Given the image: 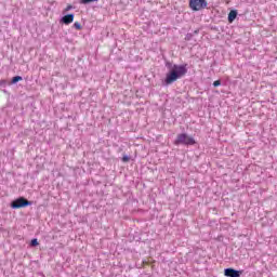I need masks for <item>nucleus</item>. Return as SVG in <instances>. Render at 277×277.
Returning a JSON list of instances; mask_svg holds the SVG:
<instances>
[{"label": "nucleus", "instance_id": "11", "mask_svg": "<svg viewBox=\"0 0 277 277\" xmlns=\"http://www.w3.org/2000/svg\"><path fill=\"white\" fill-rule=\"evenodd\" d=\"M220 85H222V81H221V80H215V81L213 82V87H214V88H220Z\"/></svg>", "mask_w": 277, "mask_h": 277}, {"label": "nucleus", "instance_id": "6", "mask_svg": "<svg viewBox=\"0 0 277 277\" xmlns=\"http://www.w3.org/2000/svg\"><path fill=\"white\" fill-rule=\"evenodd\" d=\"M75 21V14L70 13V14H67V15H64L62 18H61V23L63 25H70V23H72Z\"/></svg>", "mask_w": 277, "mask_h": 277}, {"label": "nucleus", "instance_id": "12", "mask_svg": "<svg viewBox=\"0 0 277 277\" xmlns=\"http://www.w3.org/2000/svg\"><path fill=\"white\" fill-rule=\"evenodd\" d=\"M75 29L81 30V24L79 22L74 23Z\"/></svg>", "mask_w": 277, "mask_h": 277}, {"label": "nucleus", "instance_id": "9", "mask_svg": "<svg viewBox=\"0 0 277 277\" xmlns=\"http://www.w3.org/2000/svg\"><path fill=\"white\" fill-rule=\"evenodd\" d=\"M94 1H98V0H80V3L82 5H88V3H94Z\"/></svg>", "mask_w": 277, "mask_h": 277}, {"label": "nucleus", "instance_id": "2", "mask_svg": "<svg viewBox=\"0 0 277 277\" xmlns=\"http://www.w3.org/2000/svg\"><path fill=\"white\" fill-rule=\"evenodd\" d=\"M173 144L174 146H194V144H196V140H194L192 136H188L187 133H180L177 134Z\"/></svg>", "mask_w": 277, "mask_h": 277}, {"label": "nucleus", "instance_id": "4", "mask_svg": "<svg viewBox=\"0 0 277 277\" xmlns=\"http://www.w3.org/2000/svg\"><path fill=\"white\" fill-rule=\"evenodd\" d=\"M208 3L207 0H189V8L193 12H199V10H205Z\"/></svg>", "mask_w": 277, "mask_h": 277}, {"label": "nucleus", "instance_id": "10", "mask_svg": "<svg viewBox=\"0 0 277 277\" xmlns=\"http://www.w3.org/2000/svg\"><path fill=\"white\" fill-rule=\"evenodd\" d=\"M30 246H31L32 248H36V246H39L38 239H37V238H34V239L30 241Z\"/></svg>", "mask_w": 277, "mask_h": 277}, {"label": "nucleus", "instance_id": "14", "mask_svg": "<svg viewBox=\"0 0 277 277\" xmlns=\"http://www.w3.org/2000/svg\"><path fill=\"white\" fill-rule=\"evenodd\" d=\"M129 159H130L129 156H123V157H122V161H123V162L129 161Z\"/></svg>", "mask_w": 277, "mask_h": 277}, {"label": "nucleus", "instance_id": "8", "mask_svg": "<svg viewBox=\"0 0 277 277\" xmlns=\"http://www.w3.org/2000/svg\"><path fill=\"white\" fill-rule=\"evenodd\" d=\"M18 81H23V77H21V76L13 77L11 80V83L16 84V83H18Z\"/></svg>", "mask_w": 277, "mask_h": 277}, {"label": "nucleus", "instance_id": "5", "mask_svg": "<svg viewBox=\"0 0 277 277\" xmlns=\"http://www.w3.org/2000/svg\"><path fill=\"white\" fill-rule=\"evenodd\" d=\"M241 274H243V271H237L235 268L224 269V276L226 277H241Z\"/></svg>", "mask_w": 277, "mask_h": 277}, {"label": "nucleus", "instance_id": "1", "mask_svg": "<svg viewBox=\"0 0 277 277\" xmlns=\"http://www.w3.org/2000/svg\"><path fill=\"white\" fill-rule=\"evenodd\" d=\"M166 66L171 69L166 75L164 85H172V83L179 81V79H183L187 75V65H172V63H167Z\"/></svg>", "mask_w": 277, "mask_h": 277}, {"label": "nucleus", "instance_id": "16", "mask_svg": "<svg viewBox=\"0 0 277 277\" xmlns=\"http://www.w3.org/2000/svg\"><path fill=\"white\" fill-rule=\"evenodd\" d=\"M5 83V80H2L1 82H0V85H3Z\"/></svg>", "mask_w": 277, "mask_h": 277}, {"label": "nucleus", "instance_id": "15", "mask_svg": "<svg viewBox=\"0 0 277 277\" xmlns=\"http://www.w3.org/2000/svg\"><path fill=\"white\" fill-rule=\"evenodd\" d=\"M70 10H72V5H68V6L65 9V12H68V11H70Z\"/></svg>", "mask_w": 277, "mask_h": 277}, {"label": "nucleus", "instance_id": "3", "mask_svg": "<svg viewBox=\"0 0 277 277\" xmlns=\"http://www.w3.org/2000/svg\"><path fill=\"white\" fill-rule=\"evenodd\" d=\"M25 207H31V201L25 197H19L11 202V209H25Z\"/></svg>", "mask_w": 277, "mask_h": 277}, {"label": "nucleus", "instance_id": "7", "mask_svg": "<svg viewBox=\"0 0 277 277\" xmlns=\"http://www.w3.org/2000/svg\"><path fill=\"white\" fill-rule=\"evenodd\" d=\"M235 18H237V11L233 10L228 13V23H233L235 21Z\"/></svg>", "mask_w": 277, "mask_h": 277}, {"label": "nucleus", "instance_id": "13", "mask_svg": "<svg viewBox=\"0 0 277 277\" xmlns=\"http://www.w3.org/2000/svg\"><path fill=\"white\" fill-rule=\"evenodd\" d=\"M192 38H193V35L192 34H187L186 37H185V40L189 41V40H192Z\"/></svg>", "mask_w": 277, "mask_h": 277}]
</instances>
